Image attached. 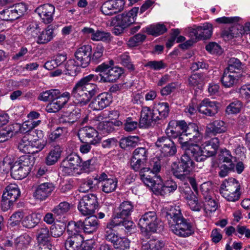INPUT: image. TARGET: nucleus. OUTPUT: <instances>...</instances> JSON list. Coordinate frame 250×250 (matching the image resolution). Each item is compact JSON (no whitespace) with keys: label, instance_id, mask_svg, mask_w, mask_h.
I'll return each mask as SVG.
<instances>
[{"label":"nucleus","instance_id":"1","mask_svg":"<svg viewBox=\"0 0 250 250\" xmlns=\"http://www.w3.org/2000/svg\"><path fill=\"white\" fill-rule=\"evenodd\" d=\"M94 82L100 83L97 75L90 74L78 81L71 91L74 104L83 106L87 104L99 89Z\"/></svg>","mask_w":250,"mask_h":250},{"label":"nucleus","instance_id":"2","mask_svg":"<svg viewBox=\"0 0 250 250\" xmlns=\"http://www.w3.org/2000/svg\"><path fill=\"white\" fill-rule=\"evenodd\" d=\"M162 214L171 224L172 231L177 236L187 237L194 233L192 224L183 216L179 207L166 208Z\"/></svg>","mask_w":250,"mask_h":250},{"label":"nucleus","instance_id":"3","mask_svg":"<svg viewBox=\"0 0 250 250\" xmlns=\"http://www.w3.org/2000/svg\"><path fill=\"white\" fill-rule=\"evenodd\" d=\"M134 206L132 202L125 201L115 209L111 219L106 225L124 227L129 230L133 228L134 223L128 219L134 210Z\"/></svg>","mask_w":250,"mask_h":250},{"label":"nucleus","instance_id":"4","mask_svg":"<svg viewBox=\"0 0 250 250\" xmlns=\"http://www.w3.org/2000/svg\"><path fill=\"white\" fill-rule=\"evenodd\" d=\"M194 167V163L189 155L184 152L181 156L176 168H173L172 172L174 177L182 182L189 181L193 190L196 192L198 188L194 178L190 176V173Z\"/></svg>","mask_w":250,"mask_h":250},{"label":"nucleus","instance_id":"5","mask_svg":"<svg viewBox=\"0 0 250 250\" xmlns=\"http://www.w3.org/2000/svg\"><path fill=\"white\" fill-rule=\"evenodd\" d=\"M138 226L142 232L155 233L163 229V223L159 219L155 211H148L142 215Z\"/></svg>","mask_w":250,"mask_h":250},{"label":"nucleus","instance_id":"6","mask_svg":"<svg viewBox=\"0 0 250 250\" xmlns=\"http://www.w3.org/2000/svg\"><path fill=\"white\" fill-rule=\"evenodd\" d=\"M95 71L100 73L97 75L100 83L114 82L123 73V70L119 67H111L104 62L95 68Z\"/></svg>","mask_w":250,"mask_h":250},{"label":"nucleus","instance_id":"7","mask_svg":"<svg viewBox=\"0 0 250 250\" xmlns=\"http://www.w3.org/2000/svg\"><path fill=\"white\" fill-rule=\"evenodd\" d=\"M117 226L106 225L104 229V237L110 242L117 250H125L129 249L130 241L125 237H121L114 230Z\"/></svg>","mask_w":250,"mask_h":250},{"label":"nucleus","instance_id":"8","mask_svg":"<svg viewBox=\"0 0 250 250\" xmlns=\"http://www.w3.org/2000/svg\"><path fill=\"white\" fill-rule=\"evenodd\" d=\"M240 185L238 181L234 178L225 180L221 185L220 193L228 201L235 202L240 196Z\"/></svg>","mask_w":250,"mask_h":250},{"label":"nucleus","instance_id":"9","mask_svg":"<svg viewBox=\"0 0 250 250\" xmlns=\"http://www.w3.org/2000/svg\"><path fill=\"white\" fill-rule=\"evenodd\" d=\"M98 206V199L96 195L89 194L83 196L79 201L78 208L83 215L92 214Z\"/></svg>","mask_w":250,"mask_h":250},{"label":"nucleus","instance_id":"10","mask_svg":"<svg viewBox=\"0 0 250 250\" xmlns=\"http://www.w3.org/2000/svg\"><path fill=\"white\" fill-rule=\"evenodd\" d=\"M82 163V159L76 153L68 155L61 163L62 172L66 175H73L75 169H78Z\"/></svg>","mask_w":250,"mask_h":250},{"label":"nucleus","instance_id":"11","mask_svg":"<svg viewBox=\"0 0 250 250\" xmlns=\"http://www.w3.org/2000/svg\"><path fill=\"white\" fill-rule=\"evenodd\" d=\"M71 96V93L64 92L61 94L58 90L57 96H54L51 102L47 104L46 110L49 113H55L62 109L67 103Z\"/></svg>","mask_w":250,"mask_h":250},{"label":"nucleus","instance_id":"12","mask_svg":"<svg viewBox=\"0 0 250 250\" xmlns=\"http://www.w3.org/2000/svg\"><path fill=\"white\" fill-rule=\"evenodd\" d=\"M155 145L157 147L160 148L162 156H172L177 152V148L174 142L166 136L159 137L155 143Z\"/></svg>","mask_w":250,"mask_h":250},{"label":"nucleus","instance_id":"13","mask_svg":"<svg viewBox=\"0 0 250 250\" xmlns=\"http://www.w3.org/2000/svg\"><path fill=\"white\" fill-rule=\"evenodd\" d=\"M77 104L72 105L70 104L67 107L65 113L59 118L58 122L68 125H72L81 117V109L76 106Z\"/></svg>","mask_w":250,"mask_h":250},{"label":"nucleus","instance_id":"14","mask_svg":"<svg viewBox=\"0 0 250 250\" xmlns=\"http://www.w3.org/2000/svg\"><path fill=\"white\" fill-rule=\"evenodd\" d=\"M180 128L191 141L199 143L203 139V134L199 131V127L195 123H189L188 125L184 120L180 121Z\"/></svg>","mask_w":250,"mask_h":250},{"label":"nucleus","instance_id":"15","mask_svg":"<svg viewBox=\"0 0 250 250\" xmlns=\"http://www.w3.org/2000/svg\"><path fill=\"white\" fill-rule=\"evenodd\" d=\"M212 25L211 24L206 22L202 26H199L195 28H191L189 30V36L193 37L195 42L200 40H206L209 39L212 35Z\"/></svg>","mask_w":250,"mask_h":250},{"label":"nucleus","instance_id":"16","mask_svg":"<svg viewBox=\"0 0 250 250\" xmlns=\"http://www.w3.org/2000/svg\"><path fill=\"white\" fill-rule=\"evenodd\" d=\"M91 46L84 45L77 49L75 56L78 65L82 68L87 67L91 62Z\"/></svg>","mask_w":250,"mask_h":250},{"label":"nucleus","instance_id":"17","mask_svg":"<svg viewBox=\"0 0 250 250\" xmlns=\"http://www.w3.org/2000/svg\"><path fill=\"white\" fill-rule=\"evenodd\" d=\"M138 13L139 8L133 7L128 12L116 16L115 23L117 26L125 28L135 22V18Z\"/></svg>","mask_w":250,"mask_h":250},{"label":"nucleus","instance_id":"18","mask_svg":"<svg viewBox=\"0 0 250 250\" xmlns=\"http://www.w3.org/2000/svg\"><path fill=\"white\" fill-rule=\"evenodd\" d=\"M157 113L155 109H151L147 106L142 107L139 121V125L141 127L148 128L151 126L153 122L158 121Z\"/></svg>","mask_w":250,"mask_h":250},{"label":"nucleus","instance_id":"19","mask_svg":"<svg viewBox=\"0 0 250 250\" xmlns=\"http://www.w3.org/2000/svg\"><path fill=\"white\" fill-rule=\"evenodd\" d=\"M112 99L110 93L103 92L93 98L89 106L93 110H102L110 105Z\"/></svg>","mask_w":250,"mask_h":250},{"label":"nucleus","instance_id":"20","mask_svg":"<svg viewBox=\"0 0 250 250\" xmlns=\"http://www.w3.org/2000/svg\"><path fill=\"white\" fill-rule=\"evenodd\" d=\"M101 185V190L106 193H109L115 191L117 187L118 180L116 178H108L104 172L102 173L97 179Z\"/></svg>","mask_w":250,"mask_h":250},{"label":"nucleus","instance_id":"21","mask_svg":"<svg viewBox=\"0 0 250 250\" xmlns=\"http://www.w3.org/2000/svg\"><path fill=\"white\" fill-rule=\"evenodd\" d=\"M55 189L52 183L46 182L40 184L36 188L33 193V197L36 200L42 201L46 200Z\"/></svg>","mask_w":250,"mask_h":250},{"label":"nucleus","instance_id":"22","mask_svg":"<svg viewBox=\"0 0 250 250\" xmlns=\"http://www.w3.org/2000/svg\"><path fill=\"white\" fill-rule=\"evenodd\" d=\"M78 136L82 142L89 141L92 145H96L99 143L98 131L90 126L81 128L78 131Z\"/></svg>","mask_w":250,"mask_h":250},{"label":"nucleus","instance_id":"23","mask_svg":"<svg viewBox=\"0 0 250 250\" xmlns=\"http://www.w3.org/2000/svg\"><path fill=\"white\" fill-rule=\"evenodd\" d=\"M55 10V7L53 5L46 3L38 7L35 10V12L38 14L43 22L48 24L53 20Z\"/></svg>","mask_w":250,"mask_h":250},{"label":"nucleus","instance_id":"24","mask_svg":"<svg viewBox=\"0 0 250 250\" xmlns=\"http://www.w3.org/2000/svg\"><path fill=\"white\" fill-rule=\"evenodd\" d=\"M219 104L216 101H211L208 99H204L198 107L200 113L208 116H213L218 111Z\"/></svg>","mask_w":250,"mask_h":250},{"label":"nucleus","instance_id":"25","mask_svg":"<svg viewBox=\"0 0 250 250\" xmlns=\"http://www.w3.org/2000/svg\"><path fill=\"white\" fill-rule=\"evenodd\" d=\"M147 173H149V172L144 171L143 169H141L139 174L140 179L146 185L150 187L153 192L155 194V189H158L159 185L162 182V179L158 175H154L153 177H151Z\"/></svg>","mask_w":250,"mask_h":250},{"label":"nucleus","instance_id":"26","mask_svg":"<svg viewBox=\"0 0 250 250\" xmlns=\"http://www.w3.org/2000/svg\"><path fill=\"white\" fill-rule=\"evenodd\" d=\"M241 77L239 72H231L225 69L221 81L224 87L230 88L236 85Z\"/></svg>","mask_w":250,"mask_h":250},{"label":"nucleus","instance_id":"27","mask_svg":"<svg viewBox=\"0 0 250 250\" xmlns=\"http://www.w3.org/2000/svg\"><path fill=\"white\" fill-rule=\"evenodd\" d=\"M202 152L206 158L214 156L219 146V141L217 138H213L202 145Z\"/></svg>","mask_w":250,"mask_h":250},{"label":"nucleus","instance_id":"28","mask_svg":"<svg viewBox=\"0 0 250 250\" xmlns=\"http://www.w3.org/2000/svg\"><path fill=\"white\" fill-rule=\"evenodd\" d=\"M84 233L92 234L97 231L100 226V221L96 215H91L85 218L83 221Z\"/></svg>","mask_w":250,"mask_h":250},{"label":"nucleus","instance_id":"29","mask_svg":"<svg viewBox=\"0 0 250 250\" xmlns=\"http://www.w3.org/2000/svg\"><path fill=\"white\" fill-rule=\"evenodd\" d=\"M184 150L188 155L191 154L197 162H203L206 159L202 152V146L196 144L191 143Z\"/></svg>","mask_w":250,"mask_h":250},{"label":"nucleus","instance_id":"30","mask_svg":"<svg viewBox=\"0 0 250 250\" xmlns=\"http://www.w3.org/2000/svg\"><path fill=\"white\" fill-rule=\"evenodd\" d=\"M227 130L225 122L221 120H215L208 124L206 129V133L209 135H215L217 133L224 132Z\"/></svg>","mask_w":250,"mask_h":250},{"label":"nucleus","instance_id":"31","mask_svg":"<svg viewBox=\"0 0 250 250\" xmlns=\"http://www.w3.org/2000/svg\"><path fill=\"white\" fill-rule=\"evenodd\" d=\"M84 238L82 235H68L65 242L66 250H79Z\"/></svg>","mask_w":250,"mask_h":250},{"label":"nucleus","instance_id":"32","mask_svg":"<svg viewBox=\"0 0 250 250\" xmlns=\"http://www.w3.org/2000/svg\"><path fill=\"white\" fill-rule=\"evenodd\" d=\"M32 135L29 133L26 134L19 142L18 148L21 152L27 154H34L32 147Z\"/></svg>","mask_w":250,"mask_h":250},{"label":"nucleus","instance_id":"33","mask_svg":"<svg viewBox=\"0 0 250 250\" xmlns=\"http://www.w3.org/2000/svg\"><path fill=\"white\" fill-rule=\"evenodd\" d=\"M177 188V185L176 182L172 180H167L163 186L161 185L160 188L158 187L157 190L155 189V194L165 196L173 192Z\"/></svg>","mask_w":250,"mask_h":250},{"label":"nucleus","instance_id":"34","mask_svg":"<svg viewBox=\"0 0 250 250\" xmlns=\"http://www.w3.org/2000/svg\"><path fill=\"white\" fill-rule=\"evenodd\" d=\"M206 76L203 73H194L188 79V85L190 87H197L200 89L202 87L205 83Z\"/></svg>","mask_w":250,"mask_h":250},{"label":"nucleus","instance_id":"35","mask_svg":"<svg viewBox=\"0 0 250 250\" xmlns=\"http://www.w3.org/2000/svg\"><path fill=\"white\" fill-rule=\"evenodd\" d=\"M62 149L59 145H56L48 153L45 158L46 164L48 166L55 164L61 156Z\"/></svg>","mask_w":250,"mask_h":250},{"label":"nucleus","instance_id":"36","mask_svg":"<svg viewBox=\"0 0 250 250\" xmlns=\"http://www.w3.org/2000/svg\"><path fill=\"white\" fill-rule=\"evenodd\" d=\"M51 235L49 228L45 225L39 227L36 231L38 243H46L50 241Z\"/></svg>","mask_w":250,"mask_h":250},{"label":"nucleus","instance_id":"37","mask_svg":"<svg viewBox=\"0 0 250 250\" xmlns=\"http://www.w3.org/2000/svg\"><path fill=\"white\" fill-rule=\"evenodd\" d=\"M83 221H70L66 227L68 235H81V232H84Z\"/></svg>","mask_w":250,"mask_h":250},{"label":"nucleus","instance_id":"38","mask_svg":"<svg viewBox=\"0 0 250 250\" xmlns=\"http://www.w3.org/2000/svg\"><path fill=\"white\" fill-rule=\"evenodd\" d=\"M161 169V162L160 160L157 157H154L150 160L148 164L146 165V167L142 169L144 171L149 172V173L157 175V173L160 171Z\"/></svg>","mask_w":250,"mask_h":250},{"label":"nucleus","instance_id":"39","mask_svg":"<svg viewBox=\"0 0 250 250\" xmlns=\"http://www.w3.org/2000/svg\"><path fill=\"white\" fill-rule=\"evenodd\" d=\"M21 192L17 185L11 184L7 186L3 193L4 197H7L15 202L20 196Z\"/></svg>","mask_w":250,"mask_h":250},{"label":"nucleus","instance_id":"40","mask_svg":"<svg viewBox=\"0 0 250 250\" xmlns=\"http://www.w3.org/2000/svg\"><path fill=\"white\" fill-rule=\"evenodd\" d=\"M30 171L27 170L18 164L14 163L13 166L11 167V174L12 176L16 180H21L26 177L30 173Z\"/></svg>","mask_w":250,"mask_h":250},{"label":"nucleus","instance_id":"41","mask_svg":"<svg viewBox=\"0 0 250 250\" xmlns=\"http://www.w3.org/2000/svg\"><path fill=\"white\" fill-rule=\"evenodd\" d=\"M104 48L102 44H99L91 48V62L98 63L104 59Z\"/></svg>","mask_w":250,"mask_h":250},{"label":"nucleus","instance_id":"42","mask_svg":"<svg viewBox=\"0 0 250 250\" xmlns=\"http://www.w3.org/2000/svg\"><path fill=\"white\" fill-rule=\"evenodd\" d=\"M204 201V210L208 212H214L217 208L218 204L216 201L212 199L211 195L205 192L203 193Z\"/></svg>","mask_w":250,"mask_h":250},{"label":"nucleus","instance_id":"43","mask_svg":"<svg viewBox=\"0 0 250 250\" xmlns=\"http://www.w3.org/2000/svg\"><path fill=\"white\" fill-rule=\"evenodd\" d=\"M146 31L148 35L158 36L167 31V28L163 23L151 24L146 28Z\"/></svg>","mask_w":250,"mask_h":250},{"label":"nucleus","instance_id":"44","mask_svg":"<svg viewBox=\"0 0 250 250\" xmlns=\"http://www.w3.org/2000/svg\"><path fill=\"white\" fill-rule=\"evenodd\" d=\"M180 121L172 120L168 123V126L165 130L166 134L169 138H177L181 133L177 129V127H180Z\"/></svg>","mask_w":250,"mask_h":250},{"label":"nucleus","instance_id":"45","mask_svg":"<svg viewBox=\"0 0 250 250\" xmlns=\"http://www.w3.org/2000/svg\"><path fill=\"white\" fill-rule=\"evenodd\" d=\"M165 246L163 241L157 239H151L142 246V250H162Z\"/></svg>","mask_w":250,"mask_h":250},{"label":"nucleus","instance_id":"46","mask_svg":"<svg viewBox=\"0 0 250 250\" xmlns=\"http://www.w3.org/2000/svg\"><path fill=\"white\" fill-rule=\"evenodd\" d=\"M53 38V30L48 26L43 30L37 38V42L38 44H45L50 42Z\"/></svg>","mask_w":250,"mask_h":250},{"label":"nucleus","instance_id":"47","mask_svg":"<svg viewBox=\"0 0 250 250\" xmlns=\"http://www.w3.org/2000/svg\"><path fill=\"white\" fill-rule=\"evenodd\" d=\"M169 104L167 103H159L155 108V112L157 113L158 120L166 118L169 114Z\"/></svg>","mask_w":250,"mask_h":250},{"label":"nucleus","instance_id":"48","mask_svg":"<svg viewBox=\"0 0 250 250\" xmlns=\"http://www.w3.org/2000/svg\"><path fill=\"white\" fill-rule=\"evenodd\" d=\"M139 141L137 136H129L122 138L120 140V146L123 149L133 148L135 147Z\"/></svg>","mask_w":250,"mask_h":250},{"label":"nucleus","instance_id":"49","mask_svg":"<svg viewBox=\"0 0 250 250\" xmlns=\"http://www.w3.org/2000/svg\"><path fill=\"white\" fill-rule=\"evenodd\" d=\"M18 132L15 126L10 125L4 129L0 130V143L5 142L15 135Z\"/></svg>","mask_w":250,"mask_h":250},{"label":"nucleus","instance_id":"50","mask_svg":"<svg viewBox=\"0 0 250 250\" xmlns=\"http://www.w3.org/2000/svg\"><path fill=\"white\" fill-rule=\"evenodd\" d=\"M19 18V16L16 12L13 7L3 9L0 11V19L4 21H13Z\"/></svg>","mask_w":250,"mask_h":250},{"label":"nucleus","instance_id":"51","mask_svg":"<svg viewBox=\"0 0 250 250\" xmlns=\"http://www.w3.org/2000/svg\"><path fill=\"white\" fill-rule=\"evenodd\" d=\"M64 72L66 75L75 76L77 74L78 67L76 61L74 59H69L66 61L64 65Z\"/></svg>","mask_w":250,"mask_h":250},{"label":"nucleus","instance_id":"52","mask_svg":"<svg viewBox=\"0 0 250 250\" xmlns=\"http://www.w3.org/2000/svg\"><path fill=\"white\" fill-rule=\"evenodd\" d=\"M34 157L31 155H23L19 158L18 161L15 162V164H18V165L21 166V167L27 170L31 171V167L34 164Z\"/></svg>","mask_w":250,"mask_h":250},{"label":"nucleus","instance_id":"53","mask_svg":"<svg viewBox=\"0 0 250 250\" xmlns=\"http://www.w3.org/2000/svg\"><path fill=\"white\" fill-rule=\"evenodd\" d=\"M72 205L67 202H61L58 205L55 206L52 211L56 216H62L68 212Z\"/></svg>","mask_w":250,"mask_h":250},{"label":"nucleus","instance_id":"54","mask_svg":"<svg viewBox=\"0 0 250 250\" xmlns=\"http://www.w3.org/2000/svg\"><path fill=\"white\" fill-rule=\"evenodd\" d=\"M238 26V25H233L228 29H224L222 31L221 36L225 40H228L237 37L241 33Z\"/></svg>","mask_w":250,"mask_h":250},{"label":"nucleus","instance_id":"55","mask_svg":"<svg viewBox=\"0 0 250 250\" xmlns=\"http://www.w3.org/2000/svg\"><path fill=\"white\" fill-rule=\"evenodd\" d=\"M243 65L239 60L235 58H231L228 62V66L225 69L231 72H239L243 69Z\"/></svg>","mask_w":250,"mask_h":250},{"label":"nucleus","instance_id":"56","mask_svg":"<svg viewBox=\"0 0 250 250\" xmlns=\"http://www.w3.org/2000/svg\"><path fill=\"white\" fill-rule=\"evenodd\" d=\"M116 60L118 63H121L128 69L131 71L134 69V66L130 61V58L128 53L125 52L118 56L116 57Z\"/></svg>","mask_w":250,"mask_h":250},{"label":"nucleus","instance_id":"57","mask_svg":"<svg viewBox=\"0 0 250 250\" xmlns=\"http://www.w3.org/2000/svg\"><path fill=\"white\" fill-rule=\"evenodd\" d=\"M66 229V226L63 223L52 225L49 229L51 236L57 238L61 236Z\"/></svg>","mask_w":250,"mask_h":250},{"label":"nucleus","instance_id":"58","mask_svg":"<svg viewBox=\"0 0 250 250\" xmlns=\"http://www.w3.org/2000/svg\"><path fill=\"white\" fill-rule=\"evenodd\" d=\"M97 128L104 134L112 132L115 130L113 122H102L99 123Z\"/></svg>","mask_w":250,"mask_h":250},{"label":"nucleus","instance_id":"59","mask_svg":"<svg viewBox=\"0 0 250 250\" xmlns=\"http://www.w3.org/2000/svg\"><path fill=\"white\" fill-rule=\"evenodd\" d=\"M148 156L147 149L145 147H140L136 148L133 152V157L135 159L146 162Z\"/></svg>","mask_w":250,"mask_h":250},{"label":"nucleus","instance_id":"60","mask_svg":"<svg viewBox=\"0 0 250 250\" xmlns=\"http://www.w3.org/2000/svg\"><path fill=\"white\" fill-rule=\"evenodd\" d=\"M184 182V186L179 187L180 191L182 196L187 200L195 198V195L188 186V182Z\"/></svg>","mask_w":250,"mask_h":250},{"label":"nucleus","instance_id":"61","mask_svg":"<svg viewBox=\"0 0 250 250\" xmlns=\"http://www.w3.org/2000/svg\"><path fill=\"white\" fill-rule=\"evenodd\" d=\"M31 241V237L27 234H24L16 239L15 243L19 249L26 248Z\"/></svg>","mask_w":250,"mask_h":250},{"label":"nucleus","instance_id":"62","mask_svg":"<svg viewBox=\"0 0 250 250\" xmlns=\"http://www.w3.org/2000/svg\"><path fill=\"white\" fill-rule=\"evenodd\" d=\"M58 94V89H53L46 90L41 93L39 97V99L42 101H51L54 96H57Z\"/></svg>","mask_w":250,"mask_h":250},{"label":"nucleus","instance_id":"63","mask_svg":"<svg viewBox=\"0 0 250 250\" xmlns=\"http://www.w3.org/2000/svg\"><path fill=\"white\" fill-rule=\"evenodd\" d=\"M66 131L64 127H58L54 130L51 131L48 135L50 142L57 141Z\"/></svg>","mask_w":250,"mask_h":250},{"label":"nucleus","instance_id":"64","mask_svg":"<svg viewBox=\"0 0 250 250\" xmlns=\"http://www.w3.org/2000/svg\"><path fill=\"white\" fill-rule=\"evenodd\" d=\"M242 106V103L239 101L235 100L227 107L226 110L228 114H236L240 111Z\"/></svg>","mask_w":250,"mask_h":250}]
</instances>
